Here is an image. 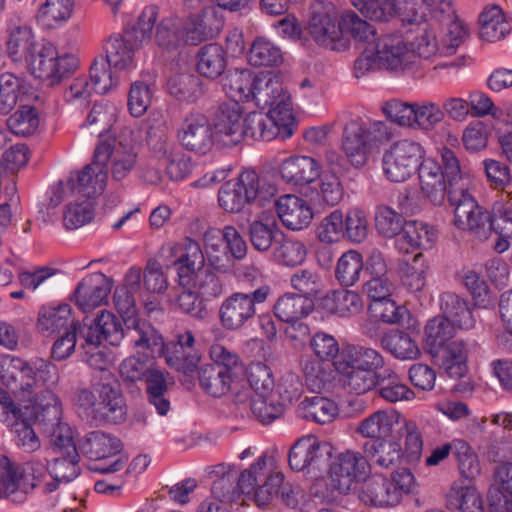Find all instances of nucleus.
Masks as SVG:
<instances>
[{
  "mask_svg": "<svg viewBox=\"0 0 512 512\" xmlns=\"http://www.w3.org/2000/svg\"><path fill=\"white\" fill-rule=\"evenodd\" d=\"M15 359L4 360L1 364L0 378L6 388L17 394L28 392L35 396V405L42 408L43 403H48V395L55 394L52 389L58 384L60 376L58 368L52 362L36 358L22 363Z\"/></svg>",
  "mask_w": 512,
  "mask_h": 512,
  "instance_id": "nucleus-1",
  "label": "nucleus"
},
{
  "mask_svg": "<svg viewBox=\"0 0 512 512\" xmlns=\"http://www.w3.org/2000/svg\"><path fill=\"white\" fill-rule=\"evenodd\" d=\"M276 193V187L260 178L254 170H244L239 176L225 182L218 192V202L229 213L240 212L247 204L264 205Z\"/></svg>",
  "mask_w": 512,
  "mask_h": 512,
  "instance_id": "nucleus-2",
  "label": "nucleus"
},
{
  "mask_svg": "<svg viewBox=\"0 0 512 512\" xmlns=\"http://www.w3.org/2000/svg\"><path fill=\"white\" fill-rule=\"evenodd\" d=\"M416 480L408 468L393 472L391 478L373 475L364 480L359 490V499L374 507H393L398 505L405 494L415 491Z\"/></svg>",
  "mask_w": 512,
  "mask_h": 512,
  "instance_id": "nucleus-3",
  "label": "nucleus"
},
{
  "mask_svg": "<svg viewBox=\"0 0 512 512\" xmlns=\"http://www.w3.org/2000/svg\"><path fill=\"white\" fill-rule=\"evenodd\" d=\"M274 468L273 457L261 455L254 464L236 475L239 496L244 495L259 507L270 503L283 482V474Z\"/></svg>",
  "mask_w": 512,
  "mask_h": 512,
  "instance_id": "nucleus-4",
  "label": "nucleus"
},
{
  "mask_svg": "<svg viewBox=\"0 0 512 512\" xmlns=\"http://www.w3.org/2000/svg\"><path fill=\"white\" fill-rule=\"evenodd\" d=\"M212 363L200 367V387L213 397L226 395L231 388L235 371L241 367L239 356L220 344H213L209 350Z\"/></svg>",
  "mask_w": 512,
  "mask_h": 512,
  "instance_id": "nucleus-5",
  "label": "nucleus"
},
{
  "mask_svg": "<svg viewBox=\"0 0 512 512\" xmlns=\"http://www.w3.org/2000/svg\"><path fill=\"white\" fill-rule=\"evenodd\" d=\"M448 201L454 208V224L479 240H486L493 232L491 214L480 206L465 187L448 190Z\"/></svg>",
  "mask_w": 512,
  "mask_h": 512,
  "instance_id": "nucleus-6",
  "label": "nucleus"
},
{
  "mask_svg": "<svg viewBox=\"0 0 512 512\" xmlns=\"http://www.w3.org/2000/svg\"><path fill=\"white\" fill-rule=\"evenodd\" d=\"M308 30L313 40L327 49L340 52L350 46L349 38L343 35L341 21L337 25L335 6L329 1L318 0L311 5Z\"/></svg>",
  "mask_w": 512,
  "mask_h": 512,
  "instance_id": "nucleus-7",
  "label": "nucleus"
},
{
  "mask_svg": "<svg viewBox=\"0 0 512 512\" xmlns=\"http://www.w3.org/2000/svg\"><path fill=\"white\" fill-rule=\"evenodd\" d=\"M424 158L425 149L419 142L411 139L396 141L383 153V173L391 182H404L417 172Z\"/></svg>",
  "mask_w": 512,
  "mask_h": 512,
  "instance_id": "nucleus-8",
  "label": "nucleus"
},
{
  "mask_svg": "<svg viewBox=\"0 0 512 512\" xmlns=\"http://www.w3.org/2000/svg\"><path fill=\"white\" fill-rule=\"evenodd\" d=\"M26 61L31 74L49 86L58 84L78 67V59L74 55L59 57L56 47L50 42L41 43Z\"/></svg>",
  "mask_w": 512,
  "mask_h": 512,
  "instance_id": "nucleus-9",
  "label": "nucleus"
},
{
  "mask_svg": "<svg viewBox=\"0 0 512 512\" xmlns=\"http://www.w3.org/2000/svg\"><path fill=\"white\" fill-rule=\"evenodd\" d=\"M265 291L246 290L234 292L226 297L219 308L222 326L229 331H237L250 323L257 314V306L266 302Z\"/></svg>",
  "mask_w": 512,
  "mask_h": 512,
  "instance_id": "nucleus-10",
  "label": "nucleus"
},
{
  "mask_svg": "<svg viewBox=\"0 0 512 512\" xmlns=\"http://www.w3.org/2000/svg\"><path fill=\"white\" fill-rule=\"evenodd\" d=\"M379 57L380 68L395 75L414 73L418 70L417 55L410 51L401 35L386 34L373 43Z\"/></svg>",
  "mask_w": 512,
  "mask_h": 512,
  "instance_id": "nucleus-11",
  "label": "nucleus"
},
{
  "mask_svg": "<svg viewBox=\"0 0 512 512\" xmlns=\"http://www.w3.org/2000/svg\"><path fill=\"white\" fill-rule=\"evenodd\" d=\"M49 402L43 403L40 413V423L44 432L50 437V442L56 454L67 455L73 459L80 458L73 439V432L67 423L61 421L62 405L56 394L48 395Z\"/></svg>",
  "mask_w": 512,
  "mask_h": 512,
  "instance_id": "nucleus-12",
  "label": "nucleus"
},
{
  "mask_svg": "<svg viewBox=\"0 0 512 512\" xmlns=\"http://www.w3.org/2000/svg\"><path fill=\"white\" fill-rule=\"evenodd\" d=\"M351 3L375 21H388L396 15L403 25L420 26L425 21L424 11L417 8L414 0H351Z\"/></svg>",
  "mask_w": 512,
  "mask_h": 512,
  "instance_id": "nucleus-13",
  "label": "nucleus"
},
{
  "mask_svg": "<svg viewBox=\"0 0 512 512\" xmlns=\"http://www.w3.org/2000/svg\"><path fill=\"white\" fill-rule=\"evenodd\" d=\"M81 452L89 459L98 462L91 466V470L100 473H114L120 471L126 464V458L120 456V441L102 431L89 433L80 445Z\"/></svg>",
  "mask_w": 512,
  "mask_h": 512,
  "instance_id": "nucleus-14",
  "label": "nucleus"
},
{
  "mask_svg": "<svg viewBox=\"0 0 512 512\" xmlns=\"http://www.w3.org/2000/svg\"><path fill=\"white\" fill-rule=\"evenodd\" d=\"M250 100L261 108H269V113L285 120L292 116V102L288 93L283 89L278 77L270 73L255 77Z\"/></svg>",
  "mask_w": 512,
  "mask_h": 512,
  "instance_id": "nucleus-15",
  "label": "nucleus"
},
{
  "mask_svg": "<svg viewBox=\"0 0 512 512\" xmlns=\"http://www.w3.org/2000/svg\"><path fill=\"white\" fill-rule=\"evenodd\" d=\"M96 393L95 420L121 423L126 417L125 399L118 380L111 372H105L100 381L93 384Z\"/></svg>",
  "mask_w": 512,
  "mask_h": 512,
  "instance_id": "nucleus-16",
  "label": "nucleus"
},
{
  "mask_svg": "<svg viewBox=\"0 0 512 512\" xmlns=\"http://www.w3.org/2000/svg\"><path fill=\"white\" fill-rule=\"evenodd\" d=\"M331 453L332 446L328 442L312 434L302 436L289 450V466L297 472L319 471L328 463Z\"/></svg>",
  "mask_w": 512,
  "mask_h": 512,
  "instance_id": "nucleus-17",
  "label": "nucleus"
},
{
  "mask_svg": "<svg viewBox=\"0 0 512 512\" xmlns=\"http://www.w3.org/2000/svg\"><path fill=\"white\" fill-rule=\"evenodd\" d=\"M176 137L184 149L199 155L210 152L216 138L208 117L197 111H191L184 116Z\"/></svg>",
  "mask_w": 512,
  "mask_h": 512,
  "instance_id": "nucleus-18",
  "label": "nucleus"
},
{
  "mask_svg": "<svg viewBox=\"0 0 512 512\" xmlns=\"http://www.w3.org/2000/svg\"><path fill=\"white\" fill-rule=\"evenodd\" d=\"M195 343L191 330L178 332L175 339L164 347L163 355L167 365L186 375L193 373L201 360V353Z\"/></svg>",
  "mask_w": 512,
  "mask_h": 512,
  "instance_id": "nucleus-19",
  "label": "nucleus"
},
{
  "mask_svg": "<svg viewBox=\"0 0 512 512\" xmlns=\"http://www.w3.org/2000/svg\"><path fill=\"white\" fill-rule=\"evenodd\" d=\"M126 341L138 355L146 358L161 356L165 343L162 335L148 322L128 317L125 320Z\"/></svg>",
  "mask_w": 512,
  "mask_h": 512,
  "instance_id": "nucleus-20",
  "label": "nucleus"
},
{
  "mask_svg": "<svg viewBox=\"0 0 512 512\" xmlns=\"http://www.w3.org/2000/svg\"><path fill=\"white\" fill-rule=\"evenodd\" d=\"M369 468L366 455L354 450L340 453L331 465V477L340 493H347L351 485L362 478Z\"/></svg>",
  "mask_w": 512,
  "mask_h": 512,
  "instance_id": "nucleus-21",
  "label": "nucleus"
},
{
  "mask_svg": "<svg viewBox=\"0 0 512 512\" xmlns=\"http://www.w3.org/2000/svg\"><path fill=\"white\" fill-rule=\"evenodd\" d=\"M95 151L96 159L104 165L105 169L110 162L111 176L115 181L125 179L137 168L138 155L131 146L123 145L121 142L114 146L109 143H100Z\"/></svg>",
  "mask_w": 512,
  "mask_h": 512,
  "instance_id": "nucleus-22",
  "label": "nucleus"
},
{
  "mask_svg": "<svg viewBox=\"0 0 512 512\" xmlns=\"http://www.w3.org/2000/svg\"><path fill=\"white\" fill-rule=\"evenodd\" d=\"M213 130L216 138L224 145H236L244 138L243 107L237 102L220 105Z\"/></svg>",
  "mask_w": 512,
  "mask_h": 512,
  "instance_id": "nucleus-23",
  "label": "nucleus"
},
{
  "mask_svg": "<svg viewBox=\"0 0 512 512\" xmlns=\"http://www.w3.org/2000/svg\"><path fill=\"white\" fill-rule=\"evenodd\" d=\"M39 99V93L29 82L13 73L0 76V114L8 115L19 103H33Z\"/></svg>",
  "mask_w": 512,
  "mask_h": 512,
  "instance_id": "nucleus-24",
  "label": "nucleus"
},
{
  "mask_svg": "<svg viewBox=\"0 0 512 512\" xmlns=\"http://www.w3.org/2000/svg\"><path fill=\"white\" fill-rule=\"evenodd\" d=\"M107 177V169L100 161L98 162L94 151L93 161L81 171L71 173L67 187L81 197L89 199L103 193Z\"/></svg>",
  "mask_w": 512,
  "mask_h": 512,
  "instance_id": "nucleus-25",
  "label": "nucleus"
},
{
  "mask_svg": "<svg viewBox=\"0 0 512 512\" xmlns=\"http://www.w3.org/2000/svg\"><path fill=\"white\" fill-rule=\"evenodd\" d=\"M110 290L109 279L103 273H93L78 283L74 298L80 310L87 313L105 304Z\"/></svg>",
  "mask_w": 512,
  "mask_h": 512,
  "instance_id": "nucleus-26",
  "label": "nucleus"
},
{
  "mask_svg": "<svg viewBox=\"0 0 512 512\" xmlns=\"http://www.w3.org/2000/svg\"><path fill=\"white\" fill-rule=\"evenodd\" d=\"M223 27V21L214 8H204L201 13L191 15L183 24L184 42L196 45L217 36Z\"/></svg>",
  "mask_w": 512,
  "mask_h": 512,
  "instance_id": "nucleus-27",
  "label": "nucleus"
},
{
  "mask_svg": "<svg viewBox=\"0 0 512 512\" xmlns=\"http://www.w3.org/2000/svg\"><path fill=\"white\" fill-rule=\"evenodd\" d=\"M279 116L253 111L244 117V138L271 141L276 137L283 140L290 138L293 130L287 126L282 128L277 123Z\"/></svg>",
  "mask_w": 512,
  "mask_h": 512,
  "instance_id": "nucleus-28",
  "label": "nucleus"
},
{
  "mask_svg": "<svg viewBox=\"0 0 512 512\" xmlns=\"http://www.w3.org/2000/svg\"><path fill=\"white\" fill-rule=\"evenodd\" d=\"M277 216L282 224L293 231L302 230L311 223L313 211L303 198L285 194L275 201Z\"/></svg>",
  "mask_w": 512,
  "mask_h": 512,
  "instance_id": "nucleus-29",
  "label": "nucleus"
},
{
  "mask_svg": "<svg viewBox=\"0 0 512 512\" xmlns=\"http://www.w3.org/2000/svg\"><path fill=\"white\" fill-rule=\"evenodd\" d=\"M321 170L322 166L316 159L305 155L290 156L279 165L281 179L287 184L298 186L317 180Z\"/></svg>",
  "mask_w": 512,
  "mask_h": 512,
  "instance_id": "nucleus-30",
  "label": "nucleus"
},
{
  "mask_svg": "<svg viewBox=\"0 0 512 512\" xmlns=\"http://www.w3.org/2000/svg\"><path fill=\"white\" fill-rule=\"evenodd\" d=\"M92 336L96 342L102 343L105 340L112 346L120 344L126 338V327L123 328L121 321L112 313L101 311L90 324L84 323L79 327V336Z\"/></svg>",
  "mask_w": 512,
  "mask_h": 512,
  "instance_id": "nucleus-31",
  "label": "nucleus"
},
{
  "mask_svg": "<svg viewBox=\"0 0 512 512\" xmlns=\"http://www.w3.org/2000/svg\"><path fill=\"white\" fill-rule=\"evenodd\" d=\"M362 129V119H351L344 127L341 150L348 162L355 168L364 167L371 153Z\"/></svg>",
  "mask_w": 512,
  "mask_h": 512,
  "instance_id": "nucleus-32",
  "label": "nucleus"
},
{
  "mask_svg": "<svg viewBox=\"0 0 512 512\" xmlns=\"http://www.w3.org/2000/svg\"><path fill=\"white\" fill-rule=\"evenodd\" d=\"M417 171L422 193L432 204L441 205L448 195V186L440 164L432 158H424Z\"/></svg>",
  "mask_w": 512,
  "mask_h": 512,
  "instance_id": "nucleus-33",
  "label": "nucleus"
},
{
  "mask_svg": "<svg viewBox=\"0 0 512 512\" xmlns=\"http://www.w3.org/2000/svg\"><path fill=\"white\" fill-rule=\"evenodd\" d=\"M179 249L181 253L174 265L177 266L179 284L187 287L193 282V277L207 267L205 256L200 244L191 238H186Z\"/></svg>",
  "mask_w": 512,
  "mask_h": 512,
  "instance_id": "nucleus-34",
  "label": "nucleus"
},
{
  "mask_svg": "<svg viewBox=\"0 0 512 512\" xmlns=\"http://www.w3.org/2000/svg\"><path fill=\"white\" fill-rule=\"evenodd\" d=\"M40 413L39 405H25L21 418L17 417L9 426L14 433L16 445L25 452H34L41 446L40 439L32 427L35 421L40 423Z\"/></svg>",
  "mask_w": 512,
  "mask_h": 512,
  "instance_id": "nucleus-35",
  "label": "nucleus"
},
{
  "mask_svg": "<svg viewBox=\"0 0 512 512\" xmlns=\"http://www.w3.org/2000/svg\"><path fill=\"white\" fill-rule=\"evenodd\" d=\"M437 234L427 223L413 220L407 221L402 233L395 239V248L401 253H409L416 249L431 248Z\"/></svg>",
  "mask_w": 512,
  "mask_h": 512,
  "instance_id": "nucleus-36",
  "label": "nucleus"
},
{
  "mask_svg": "<svg viewBox=\"0 0 512 512\" xmlns=\"http://www.w3.org/2000/svg\"><path fill=\"white\" fill-rule=\"evenodd\" d=\"M442 316L448 318L457 328L470 330L475 327L476 318L469 301L455 292L446 291L439 297Z\"/></svg>",
  "mask_w": 512,
  "mask_h": 512,
  "instance_id": "nucleus-37",
  "label": "nucleus"
},
{
  "mask_svg": "<svg viewBox=\"0 0 512 512\" xmlns=\"http://www.w3.org/2000/svg\"><path fill=\"white\" fill-rule=\"evenodd\" d=\"M403 417L395 410H378L363 419L356 432L363 437L382 440L391 435L395 427H399Z\"/></svg>",
  "mask_w": 512,
  "mask_h": 512,
  "instance_id": "nucleus-38",
  "label": "nucleus"
},
{
  "mask_svg": "<svg viewBox=\"0 0 512 512\" xmlns=\"http://www.w3.org/2000/svg\"><path fill=\"white\" fill-rule=\"evenodd\" d=\"M363 449L369 466L372 465L380 469H392L403 458V449L396 440L367 441Z\"/></svg>",
  "mask_w": 512,
  "mask_h": 512,
  "instance_id": "nucleus-39",
  "label": "nucleus"
},
{
  "mask_svg": "<svg viewBox=\"0 0 512 512\" xmlns=\"http://www.w3.org/2000/svg\"><path fill=\"white\" fill-rule=\"evenodd\" d=\"M76 327L71 316V308L68 304L57 306H42L38 313L37 329L45 335L51 336Z\"/></svg>",
  "mask_w": 512,
  "mask_h": 512,
  "instance_id": "nucleus-40",
  "label": "nucleus"
},
{
  "mask_svg": "<svg viewBox=\"0 0 512 512\" xmlns=\"http://www.w3.org/2000/svg\"><path fill=\"white\" fill-rule=\"evenodd\" d=\"M146 144L152 158L158 162H164L180 149L170 138L166 123L162 119L155 120V123L149 119Z\"/></svg>",
  "mask_w": 512,
  "mask_h": 512,
  "instance_id": "nucleus-41",
  "label": "nucleus"
},
{
  "mask_svg": "<svg viewBox=\"0 0 512 512\" xmlns=\"http://www.w3.org/2000/svg\"><path fill=\"white\" fill-rule=\"evenodd\" d=\"M132 34H117L111 36L106 45L104 57L108 64L115 69L125 70L132 66L135 50L141 45L132 40Z\"/></svg>",
  "mask_w": 512,
  "mask_h": 512,
  "instance_id": "nucleus-42",
  "label": "nucleus"
},
{
  "mask_svg": "<svg viewBox=\"0 0 512 512\" xmlns=\"http://www.w3.org/2000/svg\"><path fill=\"white\" fill-rule=\"evenodd\" d=\"M381 347L400 360H414L421 355L417 341L406 331L391 329L380 338Z\"/></svg>",
  "mask_w": 512,
  "mask_h": 512,
  "instance_id": "nucleus-43",
  "label": "nucleus"
},
{
  "mask_svg": "<svg viewBox=\"0 0 512 512\" xmlns=\"http://www.w3.org/2000/svg\"><path fill=\"white\" fill-rule=\"evenodd\" d=\"M480 38L488 42H497L505 38L512 30V19H507L499 6L486 8L479 16Z\"/></svg>",
  "mask_w": 512,
  "mask_h": 512,
  "instance_id": "nucleus-44",
  "label": "nucleus"
},
{
  "mask_svg": "<svg viewBox=\"0 0 512 512\" xmlns=\"http://www.w3.org/2000/svg\"><path fill=\"white\" fill-rule=\"evenodd\" d=\"M361 296L351 290L338 289L328 293L323 299V307L339 317H351L363 309Z\"/></svg>",
  "mask_w": 512,
  "mask_h": 512,
  "instance_id": "nucleus-45",
  "label": "nucleus"
},
{
  "mask_svg": "<svg viewBox=\"0 0 512 512\" xmlns=\"http://www.w3.org/2000/svg\"><path fill=\"white\" fill-rule=\"evenodd\" d=\"M336 370L341 374L345 390L356 395L365 394L376 388L380 373H371L365 369H352L350 366L335 362Z\"/></svg>",
  "mask_w": 512,
  "mask_h": 512,
  "instance_id": "nucleus-46",
  "label": "nucleus"
},
{
  "mask_svg": "<svg viewBox=\"0 0 512 512\" xmlns=\"http://www.w3.org/2000/svg\"><path fill=\"white\" fill-rule=\"evenodd\" d=\"M298 415L318 424H328L338 416L337 404L322 396L306 397L297 408Z\"/></svg>",
  "mask_w": 512,
  "mask_h": 512,
  "instance_id": "nucleus-47",
  "label": "nucleus"
},
{
  "mask_svg": "<svg viewBox=\"0 0 512 512\" xmlns=\"http://www.w3.org/2000/svg\"><path fill=\"white\" fill-rule=\"evenodd\" d=\"M312 309L309 299L294 293L280 296L273 306L275 316L286 323L297 322Z\"/></svg>",
  "mask_w": 512,
  "mask_h": 512,
  "instance_id": "nucleus-48",
  "label": "nucleus"
},
{
  "mask_svg": "<svg viewBox=\"0 0 512 512\" xmlns=\"http://www.w3.org/2000/svg\"><path fill=\"white\" fill-rule=\"evenodd\" d=\"M455 325L448 318L438 315L425 326V346L432 355H437L455 335Z\"/></svg>",
  "mask_w": 512,
  "mask_h": 512,
  "instance_id": "nucleus-49",
  "label": "nucleus"
},
{
  "mask_svg": "<svg viewBox=\"0 0 512 512\" xmlns=\"http://www.w3.org/2000/svg\"><path fill=\"white\" fill-rule=\"evenodd\" d=\"M255 77L248 69L229 70L223 79V90L231 98V102L250 100Z\"/></svg>",
  "mask_w": 512,
  "mask_h": 512,
  "instance_id": "nucleus-50",
  "label": "nucleus"
},
{
  "mask_svg": "<svg viewBox=\"0 0 512 512\" xmlns=\"http://www.w3.org/2000/svg\"><path fill=\"white\" fill-rule=\"evenodd\" d=\"M468 348L464 340H450L443 347L442 367L454 379L465 376L467 372Z\"/></svg>",
  "mask_w": 512,
  "mask_h": 512,
  "instance_id": "nucleus-51",
  "label": "nucleus"
},
{
  "mask_svg": "<svg viewBox=\"0 0 512 512\" xmlns=\"http://www.w3.org/2000/svg\"><path fill=\"white\" fill-rule=\"evenodd\" d=\"M376 388L379 396L389 403L411 400L415 396L414 392L390 369L381 371Z\"/></svg>",
  "mask_w": 512,
  "mask_h": 512,
  "instance_id": "nucleus-52",
  "label": "nucleus"
},
{
  "mask_svg": "<svg viewBox=\"0 0 512 512\" xmlns=\"http://www.w3.org/2000/svg\"><path fill=\"white\" fill-rule=\"evenodd\" d=\"M73 6V0H45L38 10L37 21L45 29L57 28L71 17Z\"/></svg>",
  "mask_w": 512,
  "mask_h": 512,
  "instance_id": "nucleus-53",
  "label": "nucleus"
},
{
  "mask_svg": "<svg viewBox=\"0 0 512 512\" xmlns=\"http://www.w3.org/2000/svg\"><path fill=\"white\" fill-rule=\"evenodd\" d=\"M226 66L224 50L215 43L200 48L197 54V71L204 77L216 79Z\"/></svg>",
  "mask_w": 512,
  "mask_h": 512,
  "instance_id": "nucleus-54",
  "label": "nucleus"
},
{
  "mask_svg": "<svg viewBox=\"0 0 512 512\" xmlns=\"http://www.w3.org/2000/svg\"><path fill=\"white\" fill-rule=\"evenodd\" d=\"M446 507L459 512H484L483 500L473 488L452 485L446 495Z\"/></svg>",
  "mask_w": 512,
  "mask_h": 512,
  "instance_id": "nucleus-55",
  "label": "nucleus"
},
{
  "mask_svg": "<svg viewBox=\"0 0 512 512\" xmlns=\"http://www.w3.org/2000/svg\"><path fill=\"white\" fill-rule=\"evenodd\" d=\"M301 371L307 387L317 393L325 390L332 380V369L329 364L306 357L301 360Z\"/></svg>",
  "mask_w": 512,
  "mask_h": 512,
  "instance_id": "nucleus-56",
  "label": "nucleus"
},
{
  "mask_svg": "<svg viewBox=\"0 0 512 512\" xmlns=\"http://www.w3.org/2000/svg\"><path fill=\"white\" fill-rule=\"evenodd\" d=\"M39 46L40 44L36 43L32 29L29 26H15L11 30L7 50L15 61L22 58L27 60Z\"/></svg>",
  "mask_w": 512,
  "mask_h": 512,
  "instance_id": "nucleus-57",
  "label": "nucleus"
},
{
  "mask_svg": "<svg viewBox=\"0 0 512 512\" xmlns=\"http://www.w3.org/2000/svg\"><path fill=\"white\" fill-rule=\"evenodd\" d=\"M167 90L171 96L186 102H195L204 93L199 77L191 74H180L169 78Z\"/></svg>",
  "mask_w": 512,
  "mask_h": 512,
  "instance_id": "nucleus-58",
  "label": "nucleus"
},
{
  "mask_svg": "<svg viewBox=\"0 0 512 512\" xmlns=\"http://www.w3.org/2000/svg\"><path fill=\"white\" fill-rule=\"evenodd\" d=\"M222 238L226 248L236 260H242L247 254V244L239 231L234 226H225L220 229H209L204 234V242L207 247H214L213 240Z\"/></svg>",
  "mask_w": 512,
  "mask_h": 512,
  "instance_id": "nucleus-59",
  "label": "nucleus"
},
{
  "mask_svg": "<svg viewBox=\"0 0 512 512\" xmlns=\"http://www.w3.org/2000/svg\"><path fill=\"white\" fill-rule=\"evenodd\" d=\"M79 458L73 459L67 455L58 454L51 464L50 477L52 482L44 486L45 492L56 490L58 483H69L80 474Z\"/></svg>",
  "mask_w": 512,
  "mask_h": 512,
  "instance_id": "nucleus-60",
  "label": "nucleus"
},
{
  "mask_svg": "<svg viewBox=\"0 0 512 512\" xmlns=\"http://www.w3.org/2000/svg\"><path fill=\"white\" fill-rule=\"evenodd\" d=\"M493 232L512 238V192L501 193L494 202L491 214Z\"/></svg>",
  "mask_w": 512,
  "mask_h": 512,
  "instance_id": "nucleus-61",
  "label": "nucleus"
},
{
  "mask_svg": "<svg viewBox=\"0 0 512 512\" xmlns=\"http://www.w3.org/2000/svg\"><path fill=\"white\" fill-rule=\"evenodd\" d=\"M307 256V249L301 241L283 234L273 249V258L279 264L294 267L301 265Z\"/></svg>",
  "mask_w": 512,
  "mask_h": 512,
  "instance_id": "nucleus-62",
  "label": "nucleus"
},
{
  "mask_svg": "<svg viewBox=\"0 0 512 512\" xmlns=\"http://www.w3.org/2000/svg\"><path fill=\"white\" fill-rule=\"evenodd\" d=\"M31 104H20L19 109L8 118L7 126L13 134L27 137L38 129L39 116Z\"/></svg>",
  "mask_w": 512,
  "mask_h": 512,
  "instance_id": "nucleus-63",
  "label": "nucleus"
},
{
  "mask_svg": "<svg viewBox=\"0 0 512 512\" xmlns=\"http://www.w3.org/2000/svg\"><path fill=\"white\" fill-rule=\"evenodd\" d=\"M249 406L255 418L264 425L270 424L282 416L285 410L283 403L276 398L274 393L253 396Z\"/></svg>",
  "mask_w": 512,
  "mask_h": 512,
  "instance_id": "nucleus-64",
  "label": "nucleus"
}]
</instances>
